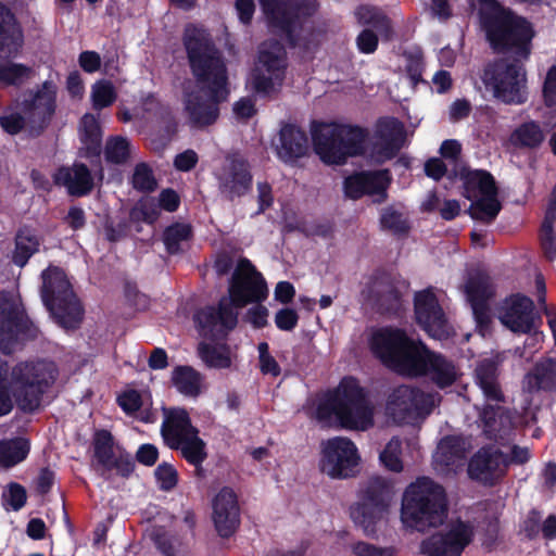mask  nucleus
Masks as SVG:
<instances>
[{
	"mask_svg": "<svg viewBox=\"0 0 556 556\" xmlns=\"http://www.w3.org/2000/svg\"><path fill=\"white\" fill-rule=\"evenodd\" d=\"M479 20L493 52L528 60L535 35L532 24L498 0H479Z\"/></svg>",
	"mask_w": 556,
	"mask_h": 556,
	"instance_id": "1",
	"label": "nucleus"
},
{
	"mask_svg": "<svg viewBox=\"0 0 556 556\" xmlns=\"http://www.w3.org/2000/svg\"><path fill=\"white\" fill-rule=\"evenodd\" d=\"M370 348L387 368L407 378L422 372L424 357L429 349L422 340L396 327H384L376 331Z\"/></svg>",
	"mask_w": 556,
	"mask_h": 556,
	"instance_id": "2",
	"label": "nucleus"
},
{
	"mask_svg": "<svg viewBox=\"0 0 556 556\" xmlns=\"http://www.w3.org/2000/svg\"><path fill=\"white\" fill-rule=\"evenodd\" d=\"M446 515V492L440 483L422 476L406 486L401 505V520L406 527L425 531L442 525Z\"/></svg>",
	"mask_w": 556,
	"mask_h": 556,
	"instance_id": "3",
	"label": "nucleus"
},
{
	"mask_svg": "<svg viewBox=\"0 0 556 556\" xmlns=\"http://www.w3.org/2000/svg\"><path fill=\"white\" fill-rule=\"evenodd\" d=\"M191 73L202 92H229L228 72L223 55L203 29L188 26L184 34Z\"/></svg>",
	"mask_w": 556,
	"mask_h": 556,
	"instance_id": "4",
	"label": "nucleus"
},
{
	"mask_svg": "<svg viewBox=\"0 0 556 556\" xmlns=\"http://www.w3.org/2000/svg\"><path fill=\"white\" fill-rule=\"evenodd\" d=\"M332 416L340 426L350 430H366L372 426V410L364 388L355 377H344L338 388L329 392L317 405L316 417L328 421Z\"/></svg>",
	"mask_w": 556,
	"mask_h": 556,
	"instance_id": "5",
	"label": "nucleus"
},
{
	"mask_svg": "<svg viewBox=\"0 0 556 556\" xmlns=\"http://www.w3.org/2000/svg\"><path fill=\"white\" fill-rule=\"evenodd\" d=\"M370 132L359 125L321 123L312 128L315 153L326 165H344L349 159L364 156Z\"/></svg>",
	"mask_w": 556,
	"mask_h": 556,
	"instance_id": "6",
	"label": "nucleus"
},
{
	"mask_svg": "<svg viewBox=\"0 0 556 556\" xmlns=\"http://www.w3.org/2000/svg\"><path fill=\"white\" fill-rule=\"evenodd\" d=\"M394 495L391 479L371 476L362 484L357 502L350 507V516L366 536H377L378 525L389 515Z\"/></svg>",
	"mask_w": 556,
	"mask_h": 556,
	"instance_id": "7",
	"label": "nucleus"
},
{
	"mask_svg": "<svg viewBox=\"0 0 556 556\" xmlns=\"http://www.w3.org/2000/svg\"><path fill=\"white\" fill-rule=\"evenodd\" d=\"M41 300L55 321L64 329L80 327L84 308L72 285L59 267H48L41 273Z\"/></svg>",
	"mask_w": 556,
	"mask_h": 556,
	"instance_id": "8",
	"label": "nucleus"
},
{
	"mask_svg": "<svg viewBox=\"0 0 556 556\" xmlns=\"http://www.w3.org/2000/svg\"><path fill=\"white\" fill-rule=\"evenodd\" d=\"M58 376L59 369L52 361L41 359L15 365L11 378L18 408L24 413L37 410L43 394L54 384Z\"/></svg>",
	"mask_w": 556,
	"mask_h": 556,
	"instance_id": "9",
	"label": "nucleus"
},
{
	"mask_svg": "<svg viewBox=\"0 0 556 556\" xmlns=\"http://www.w3.org/2000/svg\"><path fill=\"white\" fill-rule=\"evenodd\" d=\"M525 60L500 58L489 62L481 79L493 97L504 104L520 105L528 100L527 72Z\"/></svg>",
	"mask_w": 556,
	"mask_h": 556,
	"instance_id": "10",
	"label": "nucleus"
},
{
	"mask_svg": "<svg viewBox=\"0 0 556 556\" xmlns=\"http://www.w3.org/2000/svg\"><path fill=\"white\" fill-rule=\"evenodd\" d=\"M260 4L270 31L290 48L299 46L304 21L318 8L316 0H260Z\"/></svg>",
	"mask_w": 556,
	"mask_h": 556,
	"instance_id": "11",
	"label": "nucleus"
},
{
	"mask_svg": "<svg viewBox=\"0 0 556 556\" xmlns=\"http://www.w3.org/2000/svg\"><path fill=\"white\" fill-rule=\"evenodd\" d=\"M165 418L161 425L164 443L179 451L188 464L204 463L207 458L206 443L199 437V429L191 422L185 408L164 409Z\"/></svg>",
	"mask_w": 556,
	"mask_h": 556,
	"instance_id": "12",
	"label": "nucleus"
},
{
	"mask_svg": "<svg viewBox=\"0 0 556 556\" xmlns=\"http://www.w3.org/2000/svg\"><path fill=\"white\" fill-rule=\"evenodd\" d=\"M58 85L47 79L22 93L18 110L28 122V135L40 137L51 125L58 109Z\"/></svg>",
	"mask_w": 556,
	"mask_h": 556,
	"instance_id": "13",
	"label": "nucleus"
},
{
	"mask_svg": "<svg viewBox=\"0 0 556 556\" xmlns=\"http://www.w3.org/2000/svg\"><path fill=\"white\" fill-rule=\"evenodd\" d=\"M434 394L417 387L401 384L387 400L389 415L400 424H414L429 416L434 407Z\"/></svg>",
	"mask_w": 556,
	"mask_h": 556,
	"instance_id": "14",
	"label": "nucleus"
},
{
	"mask_svg": "<svg viewBox=\"0 0 556 556\" xmlns=\"http://www.w3.org/2000/svg\"><path fill=\"white\" fill-rule=\"evenodd\" d=\"M359 462L358 450L348 438L333 437L320 444V470L332 479L355 477Z\"/></svg>",
	"mask_w": 556,
	"mask_h": 556,
	"instance_id": "15",
	"label": "nucleus"
},
{
	"mask_svg": "<svg viewBox=\"0 0 556 556\" xmlns=\"http://www.w3.org/2000/svg\"><path fill=\"white\" fill-rule=\"evenodd\" d=\"M192 321L199 336L215 341L225 338L238 325V312L232 309L227 296H222L217 306L206 305L195 309Z\"/></svg>",
	"mask_w": 556,
	"mask_h": 556,
	"instance_id": "16",
	"label": "nucleus"
},
{
	"mask_svg": "<svg viewBox=\"0 0 556 556\" xmlns=\"http://www.w3.org/2000/svg\"><path fill=\"white\" fill-rule=\"evenodd\" d=\"M228 301L232 309L242 308L249 303H261L267 298L266 282L260 273L247 258L240 261L233 271L229 288Z\"/></svg>",
	"mask_w": 556,
	"mask_h": 556,
	"instance_id": "17",
	"label": "nucleus"
},
{
	"mask_svg": "<svg viewBox=\"0 0 556 556\" xmlns=\"http://www.w3.org/2000/svg\"><path fill=\"white\" fill-rule=\"evenodd\" d=\"M409 289V282L386 270H377L369 286V299L381 315H399L403 308V296Z\"/></svg>",
	"mask_w": 556,
	"mask_h": 556,
	"instance_id": "18",
	"label": "nucleus"
},
{
	"mask_svg": "<svg viewBox=\"0 0 556 556\" xmlns=\"http://www.w3.org/2000/svg\"><path fill=\"white\" fill-rule=\"evenodd\" d=\"M38 328L25 309L12 301L0 304V351L11 354L23 340L36 339Z\"/></svg>",
	"mask_w": 556,
	"mask_h": 556,
	"instance_id": "19",
	"label": "nucleus"
},
{
	"mask_svg": "<svg viewBox=\"0 0 556 556\" xmlns=\"http://www.w3.org/2000/svg\"><path fill=\"white\" fill-rule=\"evenodd\" d=\"M218 190L223 198L235 201L252 190L253 175L248 159L240 152L228 153L217 175Z\"/></svg>",
	"mask_w": 556,
	"mask_h": 556,
	"instance_id": "20",
	"label": "nucleus"
},
{
	"mask_svg": "<svg viewBox=\"0 0 556 556\" xmlns=\"http://www.w3.org/2000/svg\"><path fill=\"white\" fill-rule=\"evenodd\" d=\"M414 315L416 324L429 337L439 340L450 337V326L446 314L432 288L415 292Z\"/></svg>",
	"mask_w": 556,
	"mask_h": 556,
	"instance_id": "21",
	"label": "nucleus"
},
{
	"mask_svg": "<svg viewBox=\"0 0 556 556\" xmlns=\"http://www.w3.org/2000/svg\"><path fill=\"white\" fill-rule=\"evenodd\" d=\"M473 536L472 526L459 520L448 531L437 532L424 539L420 553L426 556H462Z\"/></svg>",
	"mask_w": 556,
	"mask_h": 556,
	"instance_id": "22",
	"label": "nucleus"
},
{
	"mask_svg": "<svg viewBox=\"0 0 556 556\" xmlns=\"http://www.w3.org/2000/svg\"><path fill=\"white\" fill-rule=\"evenodd\" d=\"M498 319L511 332L522 334L532 333L536 330V323L541 324L534 302L520 293L505 299L498 311Z\"/></svg>",
	"mask_w": 556,
	"mask_h": 556,
	"instance_id": "23",
	"label": "nucleus"
},
{
	"mask_svg": "<svg viewBox=\"0 0 556 556\" xmlns=\"http://www.w3.org/2000/svg\"><path fill=\"white\" fill-rule=\"evenodd\" d=\"M391 180L389 169L357 172L344 179V193L353 200H358L364 195H375L374 201L382 203L388 199Z\"/></svg>",
	"mask_w": 556,
	"mask_h": 556,
	"instance_id": "24",
	"label": "nucleus"
},
{
	"mask_svg": "<svg viewBox=\"0 0 556 556\" xmlns=\"http://www.w3.org/2000/svg\"><path fill=\"white\" fill-rule=\"evenodd\" d=\"M201 91H192L187 94L185 102L190 123L194 127H205L214 124L219 116V104L225 102L229 92L218 91L204 92L207 99H204Z\"/></svg>",
	"mask_w": 556,
	"mask_h": 556,
	"instance_id": "25",
	"label": "nucleus"
},
{
	"mask_svg": "<svg viewBox=\"0 0 556 556\" xmlns=\"http://www.w3.org/2000/svg\"><path fill=\"white\" fill-rule=\"evenodd\" d=\"M213 521L217 533L230 538L240 523V509L236 493L223 488L213 500Z\"/></svg>",
	"mask_w": 556,
	"mask_h": 556,
	"instance_id": "26",
	"label": "nucleus"
},
{
	"mask_svg": "<svg viewBox=\"0 0 556 556\" xmlns=\"http://www.w3.org/2000/svg\"><path fill=\"white\" fill-rule=\"evenodd\" d=\"M102 137L103 131L97 116L86 113L80 119V141L83 143V156L96 168V175L100 180L104 177L102 166Z\"/></svg>",
	"mask_w": 556,
	"mask_h": 556,
	"instance_id": "27",
	"label": "nucleus"
},
{
	"mask_svg": "<svg viewBox=\"0 0 556 556\" xmlns=\"http://www.w3.org/2000/svg\"><path fill=\"white\" fill-rule=\"evenodd\" d=\"M375 137L380 141L377 155L383 160H392L404 146L406 138L405 126L396 117H380L375 125Z\"/></svg>",
	"mask_w": 556,
	"mask_h": 556,
	"instance_id": "28",
	"label": "nucleus"
},
{
	"mask_svg": "<svg viewBox=\"0 0 556 556\" xmlns=\"http://www.w3.org/2000/svg\"><path fill=\"white\" fill-rule=\"evenodd\" d=\"M52 178L55 186L65 187L72 197L88 195L94 187L91 170L81 162H75L71 167L65 165L58 167Z\"/></svg>",
	"mask_w": 556,
	"mask_h": 556,
	"instance_id": "29",
	"label": "nucleus"
},
{
	"mask_svg": "<svg viewBox=\"0 0 556 556\" xmlns=\"http://www.w3.org/2000/svg\"><path fill=\"white\" fill-rule=\"evenodd\" d=\"M308 138L306 132L299 126L286 123L279 131V144L276 153L280 161L286 164H295L308 153Z\"/></svg>",
	"mask_w": 556,
	"mask_h": 556,
	"instance_id": "30",
	"label": "nucleus"
},
{
	"mask_svg": "<svg viewBox=\"0 0 556 556\" xmlns=\"http://www.w3.org/2000/svg\"><path fill=\"white\" fill-rule=\"evenodd\" d=\"M507 467V454L498 448L482 447L471 457L468 473L472 479L486 482L497 473L504 475Z\"/></svg>",
	"mask_w": 556,
	"mask_h": 556,
	"instance_id": "31",
	"label": "nucleus"
},
{
	"mask_svg": "<svg viewBox=\"0 0 556 556\" xmlns=\"http://www.w3.org/2000/svg\"><path fill=\"white\" fill-rule=\"evenodd\" d=\"M424 370L414 378L429 377L439 389H445L454 384L458 374L456 366L442 354L428 349L424 357Z\"/></svg>",
	"mask_w": 556,
	"mask_h": 556,
	"instance_id": "32",
	"label": "nucleus"
},
{
	"mask_svg": "<svg viewBox=\"0 0 556 556\" xmlns=\"http://www.w3.org/2000/svg\"><path fill=\"white\" fill-rule=\"evenodd\" d=\"M23 43L24 33L16 15L0 1V53L15 54Z\"/></svg>",
	"mask_w": 556,
	"mask_h": 556,
	"instance_id": "33",
	"label": "nucleus"
},
{
	"mask_svg": "<svg viewBox=\"0 0 556 556\" xmlns=\"http://www.w3.org/2000/svg\"><path fill=\"white\" fill-rule=\"evenodd\" d=\"M523 388L529 393L556 392V359L543 357L526 374Z\"/></svg>",
	"mask_w": 556,
	"mask_h": 556,
	"instance_id": "34",
	"label": "nucleus"
},
{
	"mask_svg": "<svg viewBox=\"0 0 556 556\" xmlns=\"http://www.w3.org/2000/svg\"><path fill=\"white\" fill-rule=\"evenodd\" d=\"M358 25L377 31L382 39L391 40L394 29L391 18L380 7L374 4H359L354 11Z\"/></svg>",
	"mask_w": 556,
	"mask_h": 556,
	"instance_id": "35",
	"label": "nucleus"
},
{
	"mask_svg": "<svg viewBox=\"0 0 556 556\" xmlns=\"http://www.w3.org/2000/svg\"><path fill=\"white\" fill-rule=\"evenodd\" d=\"M475 378L488 402H504L505 397L498 382L497 362L492 358L481 361L476 367Z\"/></svg>",
	"mask_w": 556,
	"mask_h": 556,
	"instance_id": "36",
	"label": "nucleus"
},
{
	"mask_svg": "<svg viewBox=\"0 0 556 556\" xmlns=\"http://www.w3.org/2000/svg\"><path fill=\"white\" fill-rule=\"evenodd\" d=\"M460 179L464 187V197L468 200L478 195H497L498 189L493 175L485 169H468L460 172Z\"/></svg>",
	"mask_w": 556,
	"mask_h": 556,
	"instance_id": "37",
	"label": "nucleus"
},
{
	"mask_svg": "<svg viewBox=\"0 0 556 556\" xmlns=\"http://www.w3.org/2000/svg\"><path fill=\"white\" fill-rule=\"evenodd\" d=\"M42 238L30 226H22L14 236V250L11 261L17 267H25L29 260L39 252Z\"/></svg>",
	"mask_w": 556,
	"mask_h": 556,
	"instance_id": "38",
	"label": "nucleus"
},
{
	"mask_svg": "<svg viewBox=\"0 0 556 556\" xmlns=\"http://www.w3.org/2000/svg\"><path fill=\"white\" fill-rule=\"evenodd\" d=\"M480 419L484 433L491 440L504 439L513 428L509 410L498 404H486L480 414Z\"/></svg>",
	"mask_w": 556,
	"mask_h": 556,
	"instance_id": "39",
	"label": "nucleus"
},
{
	"mask_svg": "<svg viewBox=\"0 0 556 556\" xmlns=\"http://www.w3.org/2000/svg\"><path fill=\"white\" fill-rule=\"evenodd\" d=\"M287 66V52L280 41L270 39L261 45L255 68L286 77Z\"/></svg>",
	"mask_w": 556,
	"mask_h": 556,
	"instance_id": "40",
	"label": "nucleus"
},
{
	"mask_svg": "<svg viewBox=\"0 0 556 556\" xmlns=\"http://www.w3.org/2000/svg\"><path fill=\"white\" fill-rule=\"evenodd\" d=\"M193 228L188 223L175 222L167 226L162 236L166 252L169 255H177L184 252L182 244L191 241Z\"/></svg>",
	"mask_w": 556,
	"mask_h": 556,
	"instance_id": "41",
	"label": "nucleus"
},
{
	"mask_svg": "<svg viewBox=\"0 0 556 556\" xmlns=\"http://www.w3.org/2000/svg\"><path fill=\"white\" fill-rule=\"evenodd\" d=\"M201 375L191 366H176L172 372V382L184 395L198 396L201 391Z\"/></svg>",
	"mask_w": 556,
	"mask_h": 556,
	"instance_id": "42",
	"label": "nucleus"
},
{
	"mask_svg": "<svg viewBox=\"0 0 556 556\" xmlns=\"http://www.w3.org/2000/svg\"><path fill=\"white\" fill-rule=\"evenodd\" d=\"M471 204L468 208V214L472 219L491 224L495 220L502 210V204L497 195H483L470 200Z\"/></svg>",
	"mask_w": 556,
	"mask_h": 556,
	"instance_id": "43",
	"label": "nucleus"
},
{
	"mask_svg": "<svg viewBox=\"0 0 556 556\" xmlns=\"http://www.w3.org/2000/svg\"><path fill=\"white\" fill-rule=\"evenodd\" d=\"M29 441L24 438H15L0 443V465L11 468L23 462L29 454Z\"/></svg>",
	"mask_w": 556,
	"mask_h": 556,
	"instance_id": "44",
	"label": "nucleus"
},
{
	"mask_svg": "<svg viewBox=\"0 0 556 556\" xmlns=\"http://www.w3.org/2000/svg\"><path fill=\"white\" fill-rule=\"evenodd\" d=\"M466 294L470 304L489 302L494 295L491 277L484 273L470 276L466 282Z\"/></svg>",
	"mask_w": 556,
	"mask_h": 556,
	"instance_id": "45",
	"label": "nucleus"
},
{
	"mask_svg": "<svg viewBox=\"0 0 556 556\" xmlns=\"http://www.w3.org/2000/svg\"><path fill=\"white\" fill-rule=\"evenodd\" d=\"M544 140V134L540 125L534 122H526L519 125L510 135V141L515 147L535 149Z\"/></svg>",
	"mask_w": 556,
	"mask_h": 556,
	"instance_id": "46",
	"label": "nucleus"
},
{
	"mask_svg": "<svg viewBox=\"0 0 556 556\" xmlns=\"http://www.w3.org/2000/svg\"><path fill=\"white\" fill-rule=\"evenodd\" d=\"M103 155L109 164H126L131 155L129 139L121 135L109 136L103 148Z\"/></svg>",
	"mask_w": 556,
	"mask_h": 556,
	"instance_id": "47",
	"label": "nucleus"
},
{
	"mask_svg": "<svg viewBox=\"0 0 556 556\" xmlns=\"http://www.w3.org/2000/svg\"><path fill=\"white\" fill-rule=\"evenodd\" d=\"M285 77L277 74H267L262 68L252 72V88L262 98H270L281 90Z\"/></svg>",
	"mask_w": 556,
	"mask_h": 556,
	"instance_id": "48",
	"label": "nucleus"
},
{
	"mask_svg": "<svg viewBox=\"0 0 556 556\" xmlns=\"http://www.w3.org/2000/svg\"><path fill=\"white\" fill-rule=\"evenodd\" d=\"M93 456L102 468L115 457L114 438L109 430L96 431L93 435Z\"/></svg>",
	"mask_w": 556,
	"mask_h": 556,
	"instance_id": "49",
	"label": "nucleus"
},
{
	"mask_svg": "<svg viewBox=\"0 0 556 556\" xmlns=\"http://www.w3.org/2000/svg\"><path fill=\"white\" fill-rule=\"evenodd\" d=\"M379 222L381 229L388 230L396 237L407 236L410 230L408 219L392 206L382 210Z\"/></svg>",
	"mask_w": 556,
	"mask_h": 556,
	"instance_id": "50",
	"label": "nucleus"
},
{
	"mask_svg": "<svg viewBox=\"0 0 556 556\" xmlns=\"http://www.w3.org/2000/svg\"><path fill=\"white\" fill-rule=\"evenodd\" d=\"M130 182L135 190L143 193H151L157 188L153 169L146 162L136 164Z\"/></svg>",
	"mask_w": 556,
	"mask_h": 556,
	"instance_id": "51",
	"label": "nucleus"
},
{
	"mask_svg": "<svg viewBox=\"0 0 556 556\" xmlns=\"http://www.w3.org/2000/svg\"><path fill=\"white\" fill-rule=\"evenodd\" d=\"M117 99L116 90L109 80H99L92 86L91 100L92 108L101 111L111 106Z\"/></svg>",
	"mask_w": 556,
	"mask_h": 556,
	"instance_id": "52",
	"label": "nucleus"
},
{
	"mask_svg": "<svg viewBox=\"0 0 556 556\" xmlns=\"http://www.w3.org/2000/svg\"><path fill=\"white\" fill-rule=\"evenodd\" d=\"M31 67L21 63L0 64V83L18 86L28 78Z\"/></svg>",
	"mask_w": 556,
	"mask_h": 556,
	"instance_id": "53",
	"label": "nucleus"
},
{
	"mask_svg": "<svg viewBox=\"0 0 556 556\" xmlns=\"http://www.w3.org/2000/svg\"><path fill=\"white\" fill-rule=\"evenodd\" d=\"M555 220L552 217H544L540 229V244L544 256L548 261L556 258V233L554 231Z\"/></svg>",
	"mask_w": 556,
	"mask_h": 556,
	"instance_id": "54",
	"label": "nucleus"
},
{
	"mask_svg": "<svg viewBox=\"0 0 556 556\" xmlns=\"http://www.w3.org/2000/svg\"><path fill=\"white\" fill-rule=\"evenodd\" d=\"M154 477L159 489L164 492H170L174 490L179 480L176 468L166 462L157 465L154 470Z\"/></svg>",
	"mask_w": 556,
	"mask_h": 556,
	"instance_id": "55",
	"label": "nucleus"
},
{
	"mask_svg": "<svg viewBox=\"0 0 556 556\" xmlns=\"http://www.w3.org/2000/svg\"><path fill=\"white\" fill-rule=\"evenodd\" d=\"M439 450L446 465L465 456L464 441L455 435L443 438L439 444Z\"/></svg>",
	"mask_w": 556,
	"mask_h": 556,
	"instance_id": "56",
	"label": "nucleus"
},
{
	"mask_svg": "<svg viewBox=\"0 0 556 556\" xmlns=\"http://www.w3.org/2000/svg\"><path fill=\"white\" fill-rule=\"evenodd\" d=\"M198 352L202 361L210 367L227 368L230 366V358L208 343H199Z\"/></svg>",
	"mask_w": 556,
	"mask_h": 556,
	"instance_id": "57",
	"label": "nucleus"
},
{
	"mask_svg": "<svg viewBox=\"0 0 556 556\" xmlns=\"http://www.w3.org/2000/svg\"><path fill=\"white\" fill-rule=\"evenodd\" d=\"M400 447L401 441L397 438H392L386 448L380 453L381 463L390 471L401 472L403 470V463L397 453Z\"/></svg>",
	"mask_w": 556,
	"mask_h": 556,
	"instance_id": "58",
	"label": "nucleus"
},
{
	"mask_svg": "<svg viewBox=\"0 0 556 556\" xmlns=\"http://www.w3.org/2000/svg\"><path fill=\"white\" fill-rule=\"evenodd\" d=\"M404 58L406 60L405 72L409 78L412 85L416 87L419 83H422V72L425 68L422 53L417 52H405Z\"/></svg>",
	"mask_w": 556,
	"mask_h": 556,
	"instance_id": "59",
	"label": "nucleus"
},
{
	"mask_svg": "<svg viewBox=\"0 0 556 556\" xmlns=\"http://www.w3.org/2000/svg\"><path fill=\"white\" fill-rule=\"evenodd\" d=\"M542 96L545 106L553 110L556 124V65L551 66L546 73Z\"/></svg>",
	"mask_w": 556,
	"mask_h": 556,
	"instance_id": "60",
	"label": "nucleus"
},
{
	"mask_svg": "<svg viewBox=\"0 0 556 556\" xmlns=\"http://www.w3.org/2000/svg\"><path fill=\"white\" fill-rule=\"evenodd\" d=\"M9 366L0 361V417L8 415L12 408V400L9 390Z\"/></svg>",
	"mask_w": 556,
	"mask_h": 556,
	"instance_id": "61",
	"label": "nucleus"
},
{
	"mask_svg": "<svg viewBox=\"0 0 556 556\" xmlns=\"http://www.w3.org/2000/svg\"><path fill=\"white\" fill-rule=\"evenodd\" d=\"M0 126L9 135H17L24 128L28 131V122L26 115L18 110V112L3 115L0 117Z\"/></svg>",
	"mask_w": 556,
	"mask_h": 556,
	"instance_id": "62",
	"label": "nucleus"
},
{
	"mask_svg": "<svg viewBox=\"0 0 556 556\" xmlns=\"http://www.w3.org/2000/svg\"><path fill=\"white\" fill-rule=\"evenodd\" d=\"M472 308L473 318L476 321L477 330L485 336L491 330V312L489 302L470 304Z\"/></svg>",
	"mask_w": 556,
	"mask_h": 556,
	"instance_id": "63",
	"label": "nucleus"
},
{
	"mask_svg": "<svg viewBox=\"0 0 556 556\" xmlns=\"http://www.w3.org/2000/svg\"><path fill=\"white\" fill-rule=\"evenodd\" d=\"M357 50L363 54H372L379 46L378 33L370 28H364L356 37Z\"/></svg>",
	"mask_w": 556,
	"mask_h": 556,
	"instance_id": "64",
	"label": "nucleus"
}]
</instances>
